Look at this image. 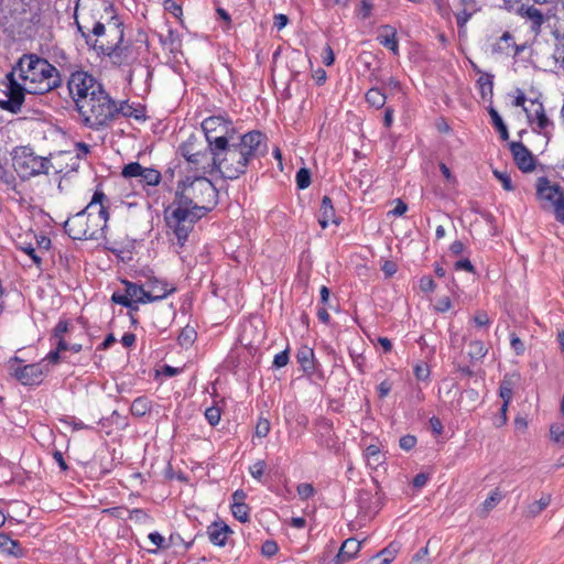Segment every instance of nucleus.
Returning a JSON list of instances; mask_svg holds the SVG:
<instances>
[{
	"label": "nucleus",
	"mask_w": 564,
	"mask_h": 564,
	"mask_svg": "<svg viewBox=\"0 0 564 564\" xmlns=\"http://www.w3.org/2000/svg\"><path fill=\"white\" fill-rule=\"evenodd\" d=\"M7 99L0 100L2 110L18 113L25 94L42 95L62 85L58 69L36 54H23L6 76Z\"/></svg>",
	"instance_id": "1"
},
{
	"label": "nucleus",
	"mask_w": 564,
	"mask_h": 564,
	"mask_svg": "<svg viewBox=\"0 0 564 564\" xmlns=\"http://www.w3.org/2000/svg\"><path fill=\"white\" fill-rule=\"evenodd\" d=\"M217 191L205 176H196L184 182L174 202L165 209V220L174 230L180 245H183L193 224L209 212L216 203Z\"/></svg>",
	"instance_id": "2"
},
{
	"label": "nucleus",
	"mask_w": 564,
	"mask_h": 564,
	"mask_svg": "<svg viewBox=\"0 0 564 564\" xmlns=\"http://www.w3.org/2000/svg\"><path fill=\"white\" fill-rule=\"evenodd\" d=\"M214 142L213 164L224 178L231 181L245 174L248 165L268 151L267 137L256 130L229 140L219 137Z\"/></svg>",
	"instance_id": "3"
},
{
	"label": "nucleus",
	"mask_w": 564,
	"mask_h": 564,
	"mask_svg": "<svg viewBox=\"0 0 564 564\" xmlns=\"http://www.w3.org/2000/svg\"><path fill=\"white\" fill-rule=\"evenodd\" d=\"M109 207V198L97 187L85 209L65 221V232L74 240L97 239L108 223Z\"/></svg>",
	"instance_id": "4"
},
{
	"label": "nucleus",
	"mask_w": 564,
	"mask_h": 564,
	"mask_svg": "<svg viewBox=\"0 0 564 564\" xmlns=\"http://www.w3.org/2000/svg\"><path fill=\"white\" fill-rule=\"evenodd\" d=\"M77 107L83 123L98 130L117 118V104L102 89L90 93V97Z\"/></svg>",
	"instance_id": "5"
},
{
	"label": "nucleus",
	"mask_w": 564,
	"mask_h": 564,
	"mask_svg": "<svg viewBox=\"0 0 564 564\" xmlns=\"http://www.w3.org/2000/svg\"><path fill=\"white\" fill-rule=\"evenodd\" d=\"M123 25L118 18L111 17L102 25L95 28V35L86 44L98 54L111 58H120L126 47L123 46Z\"/></svg>",
	"instance_id": "6"
},
{
	"label": "nucleus",
	"mask_w": 564,
	"mask_h": 564,
	"mask_svg": "<svg viewBox=\"0 0 564 564\" xmlns=\"http://www.w3.org/2000/svg\"><path fill=\"white\" fill-rule=\"evenodd\" d=\"M535 199L545 212H552L560 223L564 224V187L546 176L535 182Z\"/></svg>",
	"instance_id": "7"
},
{
	"label": "nucleus",
	"mask_w": 564,
	"mask_h": 564,
	"mask_svg": "<svg viewBox=\"0 0 564 564\" xmlns=\"http://www.w3.org/2000/svg\"><path fill=\"white\" fill-rule=\"evenodd\" d=\"M12 162L15 171L23 178L48 173L51 162L43 156L35 155L29 147H19L13 150Z\"/></svg>",
	"instance_id": "8"
},
{
	"label": "nucleus",
	"mask_w": 564,
	"mask_h": 564,
	"mask_svg": "<svg viewBox=\"0 0 564 564\" xmlns=\"http://www.w3.org/2000/svg\"><path fill=\"white\" fill-rule=\"evenodd\" d=\"M106 9L107 6L104 0H94L89 7L77 3L75 9V23L85 43L94 37L95 28L97 29V25L104 24V22L97 19L96 13H100L101 10Z\"/></svg>",
	"instance_id": "9"
},
{
	"label": "nucleus",
	"mask_w": 564,
	"mask_h": 564,
	"mask_svg": "<svg viewBox=\"0 0 564 564\" xmlns=\"http://www.w3.org/2000/svg\"><path fill=\"white\" fill-rule=\"evenodd\" d=\"M67 86L76 104V108L80 106V101L90 97V93L102 89V86L86 72L73 73L68 79Z\"/></svg>",
	"instance_id": "10"
},
{
	"label": "nucleus",
	"mask_w": 564,
	"mask_h": 564,
	"mask_svg": "<svg viewBox=\"0 0 564 564\" xmlns=\"http://www.w3.org/2000/svg\"><path fill=\"white\" fill-rule=\"evenodd\" d=\"M202 128L205 132L206 141L210 151L216 149V143L214 141L217 138L224 137L226 140H229L234 137L232 122L223 116L206 118L202 122Z\"/></svg>",
	"instance_id": "11"
},
{
	"label": "nucleus",
	"mask_w": 564,
	"mask_h": 564,
	"mask_svg": "<svg viewBox=\"0 0 564 564\" xmlns=\"http://www.w3.org/2000/svg\"><path fill=\"white\" fill-rule=\"evenodd\" d=\"M122 175L129 178H137L140 183L145 185H158L161 180L159 171L150 167H143L138 162H132L126 165L122 170Z\"/></svg>",
	"instance_id": "12"
},
{
	"label": "nucleus",
	"mask_w": 564,
	"mask_h": 564,
	"mask_svg": "<svg viewBox=\"0 0 564 564\" xmlns=\"http://www.w3.org/2000/svg\"><path fill=\"white\" fill-rule=\"evenodd\" d=\"M530 124H535V131L547 133V129L553 127V122L545 113L544 106L538 99L530 100L528 108H524Z\"/></svg>",
	"instance_id": "13"
},
{
	"label": "nucleus",
	"mask_w": 564,
	"mask_h": 564,
	"mask_svg": "<svg viewBox=\"0 0 564 564\" xmlns=\"http://www.w3.org/2000/svg\"><path fill=\"white\" fill-rule=\"evenodd\" d=\"M516 14L529 24L534 36L541 33L542 25L546 22L544 13L533 4L521 3L516 10Z\"/></svg>",
	"instance_id": "14"
},
{
	"label": "nucleus",
	"mask_w": 564,
	"mask_h": 564,
	"mask_svg": "<svg viewBox=\"0 0 564 564\" xmlns=\"http://www.w3.org/2000/svg\"><path fill=\"white\" fill-rule=\"evenodd\" d=\"M510 151L518 169L524 173L531 172L535 167V160L529 149L521 142H511Z\"/></svg>",
	"instance_id": "15"
},
{
	"label": "nucleus",
	"mask_w": 564,
	"mask_h": 564,
	"mask_svg": "<svg viewBox=\"0 0 564 564\" xmlns=\"http://www.w3.org/2000/svg\"><path fill=\"white\" fill-rule=\"evenodd\" d=\"M206 533L212 544L224 547L234 531L223 520H217L207 527Z\"/></svg>",
	"instance_id": "16"
},
{
	"label": "nucleus",
	"mask_w": 564,
	"mask_h": 564,
	"mask_svg": "<svg viewBox=\"0 0 564 564\" xmlns=\"http://www.w3.org/2000/svg\"><path fill=\"white\" fill-rule=\"evenodd\" d=\"M144 276L147 279L144 285L145 288H148L145 289L147 296H150L152 294L158 296L161 295V292H164L165 294L162 295L163 300L176 291L175 286H169V284L165 281L154 276L153 272L150 269H148L147 272H144Z\"/></svg>",
	"instance_id": "17"
},
{
	"label": "nucleus",
	"mask_w": 564,
	"mask_h": 564,
	"mask_svg": "<svg viewBox=\"0 0 564 564\" xmlns=\"http://www.w3.org/2000/svg\"><path fill=\"white\" fill-rule=\"evenodd\" d=\"M122 283L126 286V292L128 293V296L131 302L134 301L135 303H142V304L156 302V301H161L162 295L165 294L164 292H161V295H158V296L153 295V294L150 296H147L144 284H138V283H133V282H130L127 280H123Z\"/></svg>",
	"instance_id": "18"
},
{
	"label": "nucleus",
	"mask_w": 564,
	"mask_h": 564,
	"mask_svg": "<svg viewBox=\"0 0 564 564\" xmlns=\"http://www.w3.org/2000/svg\"><path fill=\"white\" fill-rule=\"evenodd\" d=\"M13 376L24 386H33L41 382L42 370L39 365H25L18 367L13 371Z\"/></svg>",
	"instance_id": "19"
},
{
	"label": "nucleus",
	"mask_w": 564,
	"mask_h": 564,
	"mask_svg": "<svg viewBox=\"0 0 564 564\" xmlns=\"http://www.w3.org/2000/svg\"><path fill=\"white\" fill-rule=\"evenodd\" d=\"M378 42L390 50L394 55H399V43L397 40V30L390 24H383L379 28L377 36Z\"/></svg>",
	"instance_id": "20"
},
{
	"label": "nucleus",
	"mask_w": 564,
	"mask_h": 564,
	"mask_svg": "<svg viewBox=\"0 0 564 564\" xmlns=\"http://www.w3.org/2000/svg\"><path fill=\"white\" fill-rule=\"evenodd\" d=\"M361 541L349 538L340 546L337 556L333 560V564H343L352 560L361 549Z\"/></svg>",
	"instance_id": "21"
},
{
	"label": "nucleus",
	"mask_w": 564,
	"mask_h": 564,
	"mask_svg": "<svg viewBox=\"0 0 564 564\" xmlns=\"http://www.w3.org/2000/svg\"><path fill=\"white\" fill-rule=\"evenodd\" d=\"M519 379L518 373L505 375L500 388L499 395L506 403H510L513 395V388Z\"/></svg>",
	"instance_id": "22"
},
{
	"label": "nucleus",
	"mask_w": 564,
	"mask_h": 564,
	"mask_svg": "<svg viewBox=\"0 0 564 564\" xmlns=\"http://www.w3.org/2000/svg\"><path fill=\"white\" fill-rule=\"evenodd\" d=\"M319 225L325 228L328 223L334 218L335 210L332 204V199L328 196H324L322 199L321 208H319Z\"/></svg>",
	"instance_id": "23"
},
{
	"label": "nucleus",
	"mask_w": 564,
	"mask_h": 564,
	"mask_svg": "<svg viewBox=\"0 0 564 564\" xmlns=\"http://www.w3.org/2000/svg\"><path fill=\"white\" fill-rule=\"evenodd\" d=\"M366 101L376 109H380L386 105L387 96L380 88L373 87L366 93Z\"/></svg>",
	"instance_id": "24"
},
{
	"label": "nucleus",
	"mask_w": 564,
	"mask_h": 564,
	"mask_svg": "<svg viewBox=\"0 0 564 564\" xmlns=\"http://www.w3.org/2000/svg\"><path fill=\"white\" fill-rule=\"evenodd\" d=\"M0 547L8 554L15 557L23 555V550L19 542L8 538L7 535H0Z\"/></svg>",
	"instance_id": "25"
},
{
	"label": "nucleus",
	"mask_w": 564,
	"mask_h": 564,
	"mask_svg": "<svg viewBox=\"0 0 564 564\" xmlns=\"http://www.w3.org/2000/svg\"><path fill=\"white\" fill-rule=\"evenodd\" d=\"M194 154L195 156L186 159L187 162L192 163L197 171L205 174L207 172V166L209 165L208 153L203 150H197Z\"/></svg>",
	"instance_id": "26"
},
{
	"label": "nucleus",
	"mask_w": 564,
	"mask_h": 564,
	"mask_svg": "<svg viewBox=\"0 0 564 564\" xmlns=\"http://www.w3.org/2000/svg\"><path fill=\"white\" fill-rule=\"evenodd\" d=\"M551 503V495H543L539 500L533 501L528 506V517L535 518Z\"/></svg>",
	"instance_id": "27"
},
{
	"label": "nucleus",
	"mask_w": 564,
	"mask_h": 564,
	"mask_svg": "<svg viewBox=\"0 0 564 564\" xmlns=\"http://www.w3.org/2000/svg\"><path fill=\"white\" fill-rule=\"evenodd\" d=\"M161 43L170 50V52L174 53L177 52L181 48V37L180 34L170 29L167 31V34L164 36H161Z\"/></svg>",
	"instance_id": "28"
},
{
	"label": "nucleus",
	"mask_w": 564,
	"mask_h": 564,
	"mask_svg": "<svg viewBox=\"0 0 564 564\" xmlns=\"http://www.w3.org/2000/svg\"><path fill=\"white\" fill-rule=\"evenodd\" d=\"M398 553V547L393 544L381 550L376 556L371 558V562L378 561L377 564H390Z\"/></svg>",
	"instance_id": "29"
},
{
	"label": "nucleus",
	"mask_w": 564,
	"mask_h": 564,
	"mask_svg": "<svg viewBox=\"0 0 564 564\" xmlns=\"http://www.w3.org/2000/svg\"><path fill=\"white\" fill-rule=\"evenodd\" d=\"M130 410L134 416H144L151 410V402L144 397H139L132 402Z\"/></svg>",
	"instance_id": "30"
},
{
	"label": "nucleus",
	"mask_w": 564,
	"mask_h": 564,
	"mask_svg": "<svg viewBox=\"0 0 564 564\" xmlns=\"http://www.w3.org/2000/svg\"><path fill=\"white\" fill-rule=\"evenodd\" d=\"M489 115H490L492 124L495 126V128L497 129V131L500 134V138L502 140H508L509 139L508 128L505 124V122H503L502 118L500 117V115L498 113V111L491 107L489 109Z\"/></svg>",
	"instance_id": "31"
},
{
	"label": "nucleus",
	"mask_w": 564,
	"mask_h": 564,
	"mask_svg": "<svg viewBox=\"0 0 564 564\" xmlns=\"http://www.w3.org/2000/svg\"><path fill=\"white\" fill-rule=\"evenodd\" d=\"M197 150H203V147L195 137H191L185 143L181 145V152L185 159L195 156L194 153Z\"/></svg>",
	"instance_id": "32"
},
{
	"label": "nucleus",
	"mask_w": 564,
	"mask_h": 564,
	"mask_svg": "<svg viewBox=\"0 0 564 564\" xmlns=\"http://www.w3.org/2000/svg\"><path fill=\"white\" fill-rule=\"evenodd\" d=\"M487 351L488 350L481 340H473L469 344L468 355L473 360L482 359L486 356Z\"/></svg>",
	"instance_id": "33"
},
{
	"label": "nucleus",
	"mask_w": 564,
	"mask_h": 564,
	"mask_svg": "<svg viewBox=\"0 0 564 564\" xmlns=\"http://www.w3.org/2000/svg\"><path fill=\"white\" fill-rule=\"evenodd\" d=\"M231 512L239 522L246 523L249 521L250 508L247 503H231Z\"/></svg>",
	"instance_id": "34"
},
{
	"label": "nucleus",
	"mask_w": 564,
	"mask_h": 564,
	"mask_svg": "<svg viewBox=\"0 0 564 564\" xmlns=\"http://www.w3.org/2000/svg\"><path fill=\"white\" fill-rule=\"evenodd\" d=\"M365 457L368 465L378 466L380 464L381 452L377 444H371L365 449Z\"/></svg>",
	"instance_id": "35"
},
{
	"label": "nucleus",
	"mask_w": 564,
	"mask_h": 564,
	"mask_svg": "<svg viewBox=\"0 0 564 564\" xmlns=\"http://www.w3.org/2000/svg\"><path fill=\"white\" fill-rule=\"evenodd\" d=\"M513 36L510 32H505L500 39L499 42L494 46L495 53H507L509 47H512Z\"/></svg>",
	"instance_id": "36"
},
{
	"label": "nucleus",
	"mask_w": 564,
	"mask_h": 564,
	"mask_svg": "<svg viewBox=\"0 0 564 564\" xmlns=\"http://www.w3.org/2000/svg\"><path fill=\"white\" fill-rule=\"evenodd\" d=\"M501 500V495L498 490L492 491L489 497L481 505L482 514H488L496 505Z\"/></svg>",
	"instance_id": "37"
},
{
	"label": "nucleus",
	"mask_w": 564,
	"mask_h": 564,
	"mask_svg": "<svg viewBox=\"0 0 564 564\" xmlns=\"http://www.w3.org/2000/svg\"><path fill=\"white\" fill-rule=\"evenodd\" d=\"M550 437L554 443L564 445V423H553L550 427Z\"/></svg>",
	"instance_id": "38"
},
{
	"label": "nucleus",
	"mask_w": 564,
	"mask_h": 564,
	"mask_svg": "<svg viewBox=\"0 0 564 564\" xmlns=\"http://www.w3.org/2000/svg\"><path fill=\"white\" fill-rule=\"evenodd\" d=\"M296 185L300 189H305L311 184V173L307 169H300L295 176Z\"/></svg>",
	"instance_id": "39"
},
{
	"label": "nucleus",
	"mask_w": 564,
	"mask_h": 564,
	"mask_svg": "<svg viewBox=\"0 0 564 564\" xmlns=\"http://www.w3.org/2000/svg\"><path fill=\"white\" fill-rule=\"evenodd\" d=\"M70 324L68 321L61 319L53 330L52 340L57 341L65 337V334L69 332Z\"/></svg>",
	"instance_id": "40"
},
{
	"label": "nucleus",
	"mask_w": 564,
	"mask_h": 564,
	"mask_svg": "<svg viewBox=\"0 0 564 564\" xmlns=\"http://www.w3.org/2000/svg\"><path fill=\"white\" fill-rule=\"evenodd\" d=\"M221 416V410L219 406L213 405L205 410V417L212 426L219 423Z\"/></svg>",
	"instance_id": "41"
},
{
	"label": "nucleus",
	"mask_w": 564,
	"mask_h": 564,
	"mask_svg": "<svg viewBox=\"0 0 564 564\" xmlns=\"http://www.w3.org/2000/svg\"><path fill=\"white\" fill-rule=\"evenodd\" d=\"M495 177L501 183L503 189L506 191H512L513 184L510 177V174L507 171H498L494 170Z\"/></svg>",
	"instance_id": "42"
},
{
	"label": "nucleus",
	"mask_w": 564,
	"mask_h": 564,
	"mask_svg": "<svg viewBox=\"0 0 564 564\" xmlns=\"http://www.w3.org/2000/svg\"><path fill=\"white\" fill-rule=\"evenodd\" d=\"M313 351L308 348H303L297 352V361L301 364V366L306 370L312 368V359Z\"/></svg>",
	"instance_id": "43"
},
{
	"label": "nucleus",
	"mask_w": 564,
	"mask_h": 564,
	"mask_svg": "<svg viewBox=\"0 0 564 564\" xmlns=\"http://www.w3.org/2000/svg\"><path fill=\"white\" fill-rule=\"evenodd\" d=\"M381 270L382 272L384 273V276L386 278H391L393 276L397 271H398V264L395 261L393 260H390V259H383L381 261Z\"/></svg>",
	"instance_id": "44"
},
{
	"label": "nucleus",
	"mask_w": 564,
	"mask_h": 564,
	"mask_svg": "<svg viewBox=\"0 0 564 564\" xmlns=\"http://www.w3.org/2000/svg\"><path fill=\"white\" fill-rule=\"evenodd\" d=\"M265 462L260 459L249 467V471L254 479L260 481L265 470Z\"/></svg>",
	"instance_id": "45"
},
{
	"label": "nucleus",
	"mask_w": 564,
	"mask_h": 564,
	"mask_svg": "<svg viewBox=\"0 0 564 564\" xmlns=\"http://www.w3.org/2000/svg\"><path fill=\"white\" fill-rule=\"evenodd\" d=\"M279 551L278 543L273 540H267L263 542L261 553L263 556L272 557Z\"/></svg>",
	"instance_id": "46"
},
{
	"label": "nucleus",
	"mask_w": 564,
	"mask_h": 564,
	"mask_svg": "<svg viewBox=\"0 0 564 564\" xmlns=\"http://www.w3.org/2000/svg\"><path fill=\"white\" fill-rule=\"evenodd\" d=\"M196 333L193 328H184L178 336V341L182 346L191 345L195 339Z\"/></svg>",
	"instance_id": "47"
},
{
	"label": "nucleus",
	"mask_w": 564,
	"mask_h": 564,
	"mask_svg": "<svg viewBox=\"0 0 564 564\" xmlns=\"http://www.w3.org/2000/svg\"><path fill=\"white\" fill-rule=\"evenodd\" d=\"M296 491L302 500H307L315 494L313 485L307 482L300 484Z\"/></svg>",
	"instance_id": "48"
},
{
	"label": "nucleus",
	"mask_w": 564,
	"mask_h": 564,
	"mask_svg": "<svg viewBox=\"0 0 564 564\" xmlns=\"http://www.w3.org/2000/svg\"><path fill=\"white\" fill-rule=\"evenodd\" d=\"M270 422L267 419H260L256 426V435L259 437H265L270 432Z\"/></svg>",
	"instance_id": "49"
},
{
	"label": "nucleus",
	"mask_w": 564,
	"mask_h": 564,
	"mask_svg": "<svg viewBox=\"0 0 564 564\" xmlns=\"http://www.w3.org/2000/svg\"><path fill=\"white\" fill-rule=\"evenodd\" d=\"M510 345L517 356L523 355L525 349L524 344L514 333L510 334Z\"/></svg>",
	"instance_id": "50"
},
{
	"label": "nucleus",
	"mask_w": 564,
	"mask_h": 564,
	"mask_svg": "<svg viewBox=\"0 0 564 564\" xmlns=\"http://www.w3.org/2000/svg\"><path fill=\"white\" fill-rule=\"evenodd\" d=\"M111 301L116 304H120L124 307H131L132 306V303L128 296V293L124 292V294H121V293H118V292H115L111 296Z\"/></svg>",
	"instance_id": "51"
},
{
	"label": "nucleus",
	"mask_w": 564,
	"mask_h": 564,
	"mask_svg": "<svg viewBox=\"0 0 564 564\" xmlns=\"http://www.w3.org/2000/svg\"><path fill=\"white\" fill-rule=\"evenodd\" d=\"M164 9L176 18H180L183 13L182 7L177 4L174 0H165Z\"/></svg>",
	"instance_id": "52"
},
{
	"label": "nucleus",
	"mask_w": 564,
	"mask_h": 564,
	"mask_svg": "<svg viewBox=\"0 0 564 564\" xmlns=\"http://www.w3.org/2000/svg\"><path fill=\"white\" fill-rule=\"evenodd\" d=\"M415 444L416 437L410 434L402 436L399 441L400 447L404 451L412 449L415 446Z\"/></svg>",
	"instance_id": "53"
},
{
	"label": "nucleus",
	"mask_w": 564,
	"mask_h": 564,
	"mask_svg": "<svg viewBox=\"0 0 564 564\" xmlns=\"http://www.w3.org/2000/svg\"><path fill=\"white\" fill-rule=\"evenodd\" d=\"M469 8H464L460 12L456 13V21L457 25L459 28H463L466 25V23L469 21V19L473 15V12L468 11ZM475 11V8H471Z\"/></svg>",
	"instance_id": "54"
},
{
	"label": "nucleus",
	"mask_w": 564,
	"mask_h": 564,
	"mask_svg": "<svg viewBox=\"0 0 564 564\" xmlns=\"http://www.w3.org/2000/svg\"><path fill=\"white\" fill-rule=\"evenodd\" d=\"M148 538L158 549L169 547V544L165 543L164 536H162L159 532H151Z\"/></svg>",
	"instance_id": "55"
},
{
	"label": "nucleus",
	"mask_w": 564,
	"mask_h": 564,
	"mask_svg": "<svg viewBox=\"0 0 564 564\" xmlns=\"http://www.w3.org/2000/svg\"><path fill=\"white\" fill-rule=\"evenodd\" d=\"M289 362V352L288 350H283L274 356L273 366L275 368H282L286 366Z\"/></svg>",
	"instance_id": "56"
},
{
	"label": "nucleus",
	"mask_w": 564,
	"mask_h": 564,
	"mask_svg": "<svg viewBox=\"0 0 564 564\" xmlns=\"http://www.w3.org/2000/svg\"><path fill=\"white\" fill-rule=\"evenodd\" d=\"M477 327H487L490 324V319L486 312H478L473 318Z\"/></svg>",
	"instance_id": "57"
},
{
	"label": "nucleus",
	"mask_w": 564,
	"mask_h": 564,
	"mask_svg": "<svg viewBox=\"0 0 564 564\" xmlns=\"http://www.w3.org/2000/svg\"><path fill=\"white\" fill-rule=\"evenodd\" d=\"M414 375L417 380H426L430 376V369L425 365H416L414 367Z\"/></svg>",
	"instance_id": "58"
},
{
	"label": "nucleus",
	"mask_w": 564,
	"mask_h": 564,
	"mask_svg": "<svg viewBox=\"0 0 564 564\" xmlns=\"http://www.w3.org/2000/svg\"><path fill=\"white\" fill-rule=\"evenodd\" d=\"M383 88L399 91L401 90V83L395 77H389L382 82Z\"/></svg>",
	"instance_id": "59"
},
{
	"label": "nucleus",
	"mask_w": 564,
	"mask_h": 564,
	"mask_svg": "<svg viewBox=\"0 0 564 564\" xmlns=\"http://www.w3.org/2000/svg\"><path fill=\"white\" fill-rule=\"evenodd\" d=\"M420 288L423 292H432L435 288L433 279L430 276H423L420 280Z\"/></svg>",
	"instance_id": "60"
},
{
	"label": "nucleus",
	"mask_w": 564,
	"mask_h": 564,
	"mask_svg": "<svg viewBox=\"0 0 564 564\" xmlns=\"http://www.w3.org/2000/svg\"><path fill=\"white\" fill-rule=\"evenodd\" d=\"M372 4L367 0H362L359 9V15L361 19H368L371 14Z\"/></svg>",
	"instance_id": "61"
},
{
	"label": "nucleus",
	"mask_w": 564,
	"mask_h": 564,
	"mask_svg": "<svg viewBox=\"0 0 564 564\" xmlns=\"http://www.w3.org/2000/svg\"><path fill=\"white\" fill-rule=\"evenodd\" d=\"M334 61H335V55H334V52L332 50V47L329 45H327L325 48H324V53H323V63L326 65V66H330L334 64Z\"/></svg>",
	"instance_id": "62"
},
{
	"label": "nucleus",
	"mask_w": 564,
	"mask_h": 564,
	"mask_svg": "<svg viewBox=\"0 0 564 564\" xmlns=\"http://www.w3.org/2000/svg\"><path fill=\"white\" fill-rule=\"evenodd\" d=\"M556 64L564 70V45L557 46L553 53Z\"/></svg>",
	"instance_id": "63"
},
{
	"label": "nucleus",
	"mask_w": 564,
	"mask_h": 564,
	"mask_svg": "<svg viewBox=\"0 0 564 564\" xmlns=\"http://www.w3.org/2000/svg\"><path fill=\"white\" fill-rule=\"evenodd\" d=\"M427 480L429 476L424 473H420L413 478V486L417 489H421L427 484Z\"/></svg>",
	"instance_id": "64"
}]
</instances>
